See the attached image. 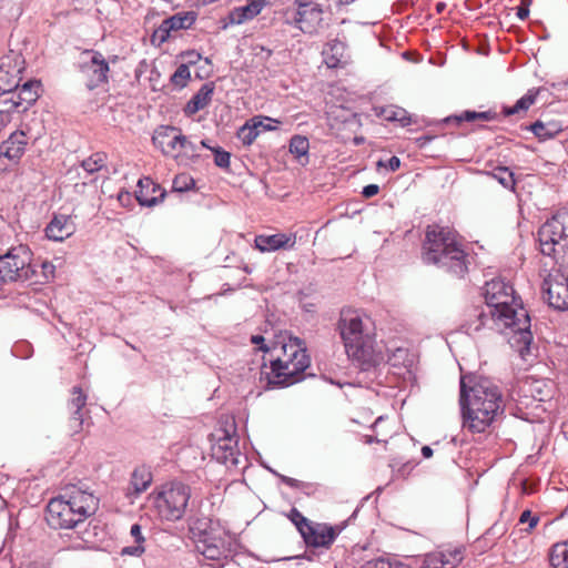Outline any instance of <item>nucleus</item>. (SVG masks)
<instances>
[{"label": "nucleus", "instance_id": "1", "mask_svg": "<svg viewBox=\"0 0 568 568\" xmlns=\"http://www.w3.org/2000/svg\"><path fill=\"white\" fill-rule=\"evenodd\" d=\"M484 296L486 310H471L470 316H474L475 321L465 324L466 332L475 333L486 326L511 328L515 342L521 345L518 352L525 359L532 342L530 317L520 298L515 295L513 286L503 278H493L486 283Z\"/></svg>", "mask_w": 568, "mask_h": 568}, {"label": "nucleus", "instance_id": "2", "mask_svg": "<svg viewBox=\"0 0 568 568\" xmlns=\"http://www.w3.org/2000/svg\"><path fill=\"white\" fill-rule=\"evenodd\" d=\"M460 377L459 405L463 426L471 433H484L504 413V398L498 385L488 378H478L468 386Z\"/></svg>", "mask_w": 568, "mask_h": 568}, {"label": "nucleus", "instance_id": "3", "mask_svg": "<svg viewBox=\"0 0 568 568\" xmlns=\"http://www.w3.org/2000/svg\"><path fill=\"white\" fill-rule=\"evenodd\" d=\"M99 498L83 483L70 485L50 499L45 507V521L52 529H74L94 515Z\"/></svg>", "mask_w": 568, "mask_h": 568}, {"label": "nucleus", "instance_id": "4", "mask_svg": "<svg viewBox=\"0 0 568 568\" xmlns=\"http://www.w3.org/2000/svg\"><path fill=\"white\" fill-rule=\"evenodd\" d=\"M422 261L462 278L468 272L467 253L458 241L457 233L437 224L428 225L422 245Z\"/></svg>", "mask_w": 568, "mask_h": 568}, {"label": "nucleus", "instance_id": "5", "mask_svg": "<svg viewBox=\"0 0 568 568\" xmlns=\"http://www.w3.org/2000/svg\"><path fill=\"white\" fill-rule=\"evenodd\" d=\"M283 357L270 361V372L266 373L270 388H284L305 379L306 369L311 366L305 342L300 337H288L282 343Z\"/></svg>", "mask_w": 568, "mask_h": 568}, {"label": "nucleus", "instance_id": "6", "mask_svg": "<svg viewBox=\"0 0 568 568\" xmlns=\"http://www.w3.org/2000/svg\"><path fill=\"white\" fill-rule=\"evenodd\" d=\"M376 326L367 314L357 313V369L376 375L379 365L385 362V344L376 341Z\"/></svg>", "mask_w": 568, "mask_h": 568}, {"label": "nucleus", "instance_id": "7", "mask_svg": "<svg viewBox=\"0 0 568 568\" xmlns=\"http://www.w3.org/2000/svg\"><path fill=\"white\" fill-rule=\"evenodd\" d=\"M151 498L162 519L176 521L182 519L186 511L191 498V487L181 481H172L155 489L151 494Z\"/></svg>", "mask_w": 568, "mask_h": 568}, {"label": "nucleus", "instance_id": "8", "mask_svg": "<svg viewBox=\"0 0 568 568\" xmlns=\"http://www.w3.org/2000/svg\"><path fill=\"white\" fill-rule=\"evenodd\" d=\"M31 251L19 245L0 256V284L27 282L38 275V264L32 263Z\"/></svg>", "mask_w": 568, "mask_h": 568}, {"label": "nucleus", "instance_id": "9", "mask_svg": "<svg viewBox=\"0 0 568 568\" xmlns=\"http://www.w3.org/2000/svg\"><path fill=\"white\" fill-rule=\"evenodd\" d=\"M109 60L98 50H84L77 63L85 88L93 91L109 83L110 65Z\"/></svg>", "mask_w": 568, "mask_h": 568}, {"label": "nucleus", "instance_id": "10", "mask_svg": "<svg viewBox=\"0 0 568 568\" xmlns=\"http://www.w3.org/2000/svg\"><path fill=\"white\" fill-rule=\"evenodd\" d=\"M539 250L542 255L568 263V246L564 229L559 224L557 213L548 219L538 230Z\"/></svg>", "mask_w": 568, "mask_h": 568}, {"label": "nucleus", "instance_id": "11", "mask_svg": "<svg viewBox=\"0 0 568 568\" xmlns=\"http://www.w3.org/2000/svg\"><path fill=\"white\" fill-rule=\"evenodd\" d=\"M223 435L211 446L212 457L226 466H237L240 460V450L237 447V437L235 434L223 429ZM235 433V428L233 429Z\"/></svg>", "mask_w": 568, "mask_h": 568}, {"label": "nucleus", "instance_id": "12", "mask_svg": "<svg viewBox=\"0 0 568 568\" xmlns=\"http://www.w3.org/2000/svg\"><path fill=\"white\" fill-rule=\"evenodd\" d=\"M335 332L338 334L347 357L355 358V308L345 306L339 312L338 321L335 325Z\"/></svg>", "mask_w": 568, "mask_h": 568}, {"label": "nucleus", "instance_id": "13", "mask_svg": "<svg viewBox=\"0 0 568 568\" xmlns=\"http://www.w3.org/2000/svg\"><path fill=\"white\" fill-rule=\"evenodd\" d=\"M361 419L357 418V425L365 426L371 433L359 434L357 432V436H359V440L364 444H383L384 448H386L388 437H390L389 432H384L382 425L385 422L384 416H378L373 419V413L371 409L362 408L359 412Z\"/></svg>", "mask_w": 568, "mask_h": 568}, {"label": "nucleus", "instance_id": "14", "mask_svg": "<svg viewBox=\"0 0 568 568\" xmlns=\"http://www.w3.org/2000/svg\"><path fill=\"white\" fill-rule=\"evenodd\" d=\"M230 546L231 544L219 531L195 542V549L199 554L207 560L217 562L229 558L231 554Z\"/></svg>", "mask_w": 568, "mask_h": 568}, {"label": "nucleus", "instance_id": "15", "mask_svg": "<svg viewBox=\"0 0 568 568\" xmlns=\"http://www.w3.org/2000/svg\"><path fill=\"white\" fill-rule=\"evenodd\" d=\"M230 546L231 544L219 531L195 542V549L199 554L207 560L217 562L229 558L231 554Z\"/></svg>", "mask_w": 568, "mask_h": 568}, {"label": "nucleus", "instance_id": "16", "mask_svg": "<svg viewBox=\"0 0 568 568\" xmlns=\"http://www.w3.org/2000/svg\"><path fill=\"white\" fill-rule=\"evenodd\" d=\"M19 91L11 93L6 103L11 105L17 112H26L32 106L40 97L41 82L38 80H29L18 89Z\"/></svg>", "mask_w": 568, "mask_h": 568}, {"label": "nucleus", "instance_id": "17", "mask_svg": "<svg viewBox=\"0 0 568 568\" xmlns=\"http://www.w3.org/2000/svg\"><path fill=\"white\" fill-rule=\"evenodd\" d=\"M323 10L313 2L298 3L294 17L295 26L304 33L313 34L323 21Z\"/></svg>", "mask_w": 568, "mask_h": 568}, {"label": "nucleus", "instance_id": "18", "mask_svg": "<svg viewBox=\"0 0 568 568\" xmlns=\"http://www.w3.org/2000/svg\"><path fill=\"white\" fill-rule=\"evenodd\" d=\"M182 139L181 129L173 125H160L152 135V142L164 155H174Z\"/></svg>", "mask_w": 568, "mask_h": 568}, {"label": "nucleus", "instance_id": "19", "mask_svg": "<svg viewBox=\"0 0 568 568\" xmlns=\"http://www.w3.org/2000/svg\"><path fill=\"white\" fill-rule=\"evenodd\" d=\"M301 536L307 546L328 548L335 540L337 532L332 526L312 523L302 530Z\"/></svg>", "mask_w": 568, "mask_h": 568}, {"label": "nucleus", "instance_id": "20", "mask_svg": "<svg viewBox=\"0 0 568 568\" xmlns=\"http://www.w3.org/2000/svg\"><path fill=\"white\" fill-rule=\"evenodd\" d=\"M464 559V548L434 551L424 556L419 568H456Z\"/></svg>", "mask_w": 568, "mask_h": 568}, {"label": "nucleus", "instance_id": "21", "mask_svg": "<svg viewBox=\"0 0 568 568\" xmlns=\"http://www.w3.org/2000/svg\"><path fill=\"white\" fill-rule=\"evenodd\" d=\"M568 124L559 119H538L525 129L530 131L539 142H546L560 134Z\"/></svg>", "mask_w": 568, "mask_h": 568}, {"label": "nucleus", "instance_id": "22", "mask_svg": "<svg viewBox=\"0 0 568 568\" xmlns=\"http://www.w3.org/2000/svg\"><path fill=\"white\" fill-rule=\"evenodd\" d=\"M27 135L23 131H14L0 145V159L6 158L13 164H18L24 154Z\"/></svg>", "mask_w": 568, "mask_h": 568}, {"label": "nucleus", "instance_id": "23", "mask_svg": "<svg viewBox=\"0 0 568 568\" xmlns=\"http://www.w3.org/2000/svg\"><path fill=\"white\" fill-rule=\"evenodd\" d=\"M153 481V474L150 466H136L130 476L125 496L136 498L149 489Z\"/></svg>", "mask_w": 568, "mask_h": 568}, {"label": "nucleus", "instance_id": "24", "mask_svg": "<svg viewBox=\"0 0 568 568\" xmlns=\"http://www.w3.org/2000/svg\"><path fill=\"white\" fill-rule=\"evenodd\" d=\"M544 291L549 306L559 310H568V285L564 282L549 278L544 283Z\"/></svg>", "mask_w": 568, "mask_h": 568}, {"label": "nucleus", "instance_id": "25", "mask_svg": "<svg viewBox=\"0 0 568 568\" xmlns=\"http://www.w3.org/2000/svg\"><path fill=\"white\" fill-rule=\"evenodd\" d=\"M255 248L261 252H274L281 248L291 250L296 241L295 235H286L285 233H276L272 235L260 234L254 240Z\"/></svg>", "mask_w": 568, "mask_h": 568}, {"label": "nucleus", "instance_id": "26", "mask_svg": "<svg viewBox=\"0 0 568 568\" xmlns=\"http://www.w3.org/2000/svg\"><path fill=\"white\" fill-rule=\"evenodd\" d=\"M139 190L136 193V200L140 205L152 207L163 201L166 192L161 190L160 185L152 182L151 179H140L138 182Z\"/></svg>", "mask_w": 568, "mask_h": 568}, {"label": "nucleus", "instance_id": "27", "mask_svg": "<svg viewBox=\"0 0 568 568\" xmlns=\"http://www.w3.org/2000/svg\"><path fill=\"white\" fill-rule=\"evenodd\" d=\"M75 226L70 215L58 214L45 227L49 240L62 242L74 233Z\"/></svg>", "mask_w": 568, "mask_h": 568}, {"label": "nucleus", "instance_id": "28", "mask_svg": "<svg viewBox=\"0 0 568 568\" xmlns=\"http://www.w3.org/2000/svg\"><path fill=\"white\" fill-rule=\"evenodd\" d=\"M214 90V82L203 83L199 91L187 101V103L183 108L184 114L186 116H192L199 111L206 108L212 101Z\"/></svg>", "mask_w": 568, "mask_h": 568}, {"label": "nucleus", "instance_id": "29", "mask_svg": "<svg viewBox=\"0 0 568 568\" xmlns=\"http://www.w3.org/2000/svg\"><path fill=\"white\" fill-rule=\"evenodd\" d=\"M498 118H499V114L493 110H487V111H483V112L466 110V111L462 112L460 114H454V115L447 116L444 120V122L446 124L459 125L463 122H473L476 120L494 121V120H497Z\"/></svg>", "mask_w": 568, "mask_h": 568}, {"label": "nucleus", "instance_id": "30", "mask_svg": "<svg viewBox=\"0 0 568 568\" xmlns=\"http://www.w3.org/2000/svg\"><path fill=\"white\" fill-rule=\"evenodd\" d=\"M539 90L530 89L524 94L517 102L511 105H504L501 109V115L505 118L511 115H521L525 114L529 108L536 102Z\"/></svg>", "mask_w": 568, "mask_h": 568}, {"label": "nucleus", "instance_id": "31", "mask_svg": "<svg viewBox=\"0 0 568 568\" xmlns=\"http://www.w3.org/2000/svg\"><path fill=\"white\" fill-rule=\"evenodd\" d=\"M375 114L389 122H398L402 126L410 124L408 112L397 105L375 106Z\"/></svg>", "mask_w": 568, "mask_h": 568}, {"label": "nucleus", "instance_id": "32", "mask_svg": "<svg viewBox=\"0 0 568 568\" xmlns=\"http://www.w3.org/2000/svg\"><path fill=\"white\" fill-rule=\"evenodd\" d=\"M267 3L266 0H251L246 6L236 8L232 13L233 22L240 24L256 17Z\"/></svg>", "mask_w": 568, "mask_h": 568}, {"label": "nucleus", "instance_id": "33", "mask_svg": "<svg viewBox=\"0 0 568 568\" xmlns=\"http://www.w3.org/2000/svg\"><path fill=\"white\" fill-rule=\"evenodd\" d=\"M189 530L194 540V544L200 539H205L217 530L212 528V521L207 517H200L191 519Z\"/></svg>", "mask_w": 568, "mask_h": 568}, {"label": "nucleus", "instance_id": "34", "mask_svg": "<svg viewBox=\"0 0 568 568\" xmlns=\"http://www.w3.org/2000/svg\"><path fill=\"white\" fill-rule=\"evenodd\" d=\"M197 14L194 11L178 12L170 18L164 19L165 26L171 31L190 29L196 21Z\"/></svg>", "mask_w": 568, "mask_h": 568}, {"label": "nucleus", "instance_id": "35", "mask_svg": "<svg viewBox=\"0 0 568 568\" xmlns=\"http://www.w3.org/2000/svg\"><path fill=\"white\" fill-rule=\"evenodd\" d=\"M0 70L8 71L11 75L14 73V77L21 78V73L24 70V60L22 55L18 52L10 51L9 54H6L0 59Z\"/></svg>", "mask_w": 568, "mask_h": 568}, {"label": "nucleus", "instance_id": "36", "mask_svg": "<svg viewBox=\"0 0 568 568\" xmlns=\"http://www.w3.org/2000/svg\"><path fill=\"white\" fill-rule=\"evenodd\" d=\"M549 562L552 568H568V539L551 547Z\"/></svg>", "mask_w": 568, "mask_h": 568}, {"label": "nucleus", "instance_id": "37", "mask_svg": "<svg viewBox=\"0 0 568 568\" xmlns=\"http://www.w3.org/2000/svg\"><path fill=\"white\" fill-rule=\"evenodd\" d=\"M251 122L252 124L245 123L241 126L237 133L239 139H241L245 145H251L261 133L260 125H262L263 121H256V118H253Z\"/></svg>", "mask_w": 568, "mask_h": 568}, {"label": "nucleus", "instance_id": "38", "mask_svg": "<svg viewBox=\"0 0 568 568\" xmlns=\"http://www.w3.org/2000/svg\"><path fill=\"white\" fill-rule=\"evenodd\" d=\"M489 175L497 180L505 189L511 191L515 190V175L507 166H497L489 173Z\"/></svg>", "mask_w": 568, "mask_h": 568}, {"label": "nucleus", "instance_id": "39", "mask_svg": "<svg viewBox=\"0 0 568 568\" xmlns=\"http://www.w3.org/2000/svg\"><path fill=\"white\" fill-rule=\"evenodd\" d=\"M22 78L14 77L8 73V71L0 70V95L11 94L17 91L20 87Z\"/></svg>", "mask_w": 568, "mask_h": 568}, {"label": "nucleus", "instance_id": "40", "mask_svg": "<svg viewBox=\"0 0 568 568\" xmlns=\"http://www.w3.org/2000/svg\"><path fill=\"white\" fill-rule=\"evenodd\" d=\"M108 155L104 152H95L81 162V166L88 173L100 171L106 162Z\"/></svg>", "mask_w": 568, "mask_h": 568}, {"label": "nucleus", "instance_id": "41", "mask_svg": "<svg viewBox=\"0 0 568 568\" xmlns=\"http://www.w3.org/2000/svg\"><path fill=\"white\" fill-rule=\"evenodd\" d=\"M280 478L284 485L294 489H298L308 496L314 495L318 489V486L312 483L302 481L284 475H281Z\"/></svg>", "mask_w": 568, "mask_h": 568}, {"label": "nucleus", "instance_id": "42", "mask_svg": "<svg viewBox=\"0 0 568 568\" xmlns=\"http://www.w3.org/2000/svg\"><path fill=\"white\" fill-rule=\"evenodd\" d=\"M70 417L68 420V429L71 436L78 435L83 430V409L68 408Z\"/></svg>", "mask_w": 568, "mask_h": 568}, {"label": "nucleus", "instance_id": "43", "mask_svg": "<svg viewBox=\"0 0 568 568\" xmlns=\"http://www.w3.org/2000/svg\"><path fill=\"white\" fill-rule=\"evenodd\" d=\"M195 186L194 179L186 173L178 174L172 183V191L183 193L187 192Z\"/></svg>", "mask_w": 568, "mask_h": 568}, {"label": "nucleus", "instance_id": "44", "mask_svg": "<svg viewBox=\"0 0 568 568\" xmlns=\"http://www.w3.org/2000/svg\"><path fill=\"white\" fill-rule=\"evenodd\" d=\"M310 142L305 136L294 135L290 141V152L298 158L307 154Z\"/></svg>", "mask_w": 568, "mask_h": 568}, {"label": "nucleus", "instance_id": "45", "mask_svg": "<svg viewBox=\"0 0 568 568\" xmlns=\"http://www.w3.org/2000/svg\"><path fill=\"white\" fill-rule=\"evenodd\" d=\"M88 395L80 386H73L71 398L68 400V408L83 409L87 405Z\"/></svg>", "mask_w": 568, "mask_h": 568}, {"label": "nucleus", "instance_id": "46", "mask_svg": "<svg viewBox=\"0 0 568 568\" xmlns=\"http://www.w3.org/2000/svg\"><path fill=\"white\" fill-rule=\"evenodd\" d=\"M190 78H191V73L189 70V65L182 63L178 67L175 72L171 75V82L179 88H184L187 85V81L190 80Z\"/></svg>", "mask_w": 568, "mask_h": 568}, {"label": "nucleus", "instance_id": "47", "mask_svg": "<svg viewBox=\"0 0 568 568\" xmlns=\"http://www.w3.org/2000/svg\"><path fill=\"white\" fill-rule=\"evenodd\" d=\"M214 153V163L216 166L221 169H227L230 166L231 154L227 151H224L221 146H215L212 149Z\"/></svg>", "mask_w": 568, "mask_h": 568}, {"label": "nucleus", "instance_id": "48", "mask_svg": "<svg viewBox=\"0 0 568 568\" xmlns=\"http://www.w3.org/2000/svg\"><path fill=\"white\" fill-rule=\"evenodd\" d=\"M291 521L296 526L297 530L301 532L304 528L311 524V521L304 517L296 508H292L288 515Z\"/></svg>", "mask_w": 568, "mask_h": 568}, {"label": "nucleus", "instance_id": "49", "mask_svg": "<svg viewBox=\"0 0 568 568\" xmlns=\"http://www.w3.org/2000/svg\"><path fill=\"white\" fill-rule=\"evenodd\" d=\"M170 33L171 29L168 28V24L165 26V21L163 20L159 28L154 30L152 34V42L154 43L155 41H158L160 45L169 39Z\"/></svg>", "mask_w": 568, "mask_h": 568}, {"label": "nucleus", "instance_id": "50", "mask_svg": "<svg viewBox=\"0 0 568 568\" xmlns=\"http://www.w3.org/2000/svg\"><path fill=\"white\" fill-rule=\"evenodd\" d=\"M178 150H184L185 153L192 158L199 156V154H197L199 146L195 143H193L192 141H190L189 138L183 134H182V139H181Z\"/></svg>", "mask_w": 568, "mask_h": 568}, {"label": "nucleus", "instance_id": "51", "mask_svg": "<svg viewBox=\"0 0 568 568\" xmlns=\"http://www.w3.org/2000/svg\"><path fill=\"white\" fill-rule=\"evenodd\" d=\"M251 343L258 345V351L263 353H268L276 348V345L280 344V342H275L272 345H268L265 343V338L263 335H252L251 336Z\"/></svg>", "mask_w": 568, "mask_h": 568}, {"label": "nucleus", "instance_id": "52", "mask_svg": "<svg viewBox=\"0 0 568 568\" xmlns=\"http://www.w3.org/2000/svg\"><path fill=\"white\" fill-rule=\"evenodd\" d=\"M40 268L43 282H49L54 278L55 266L51 262H41Z\"/></svg>", "mask_w": 568, "mask_h": 568}, {"label": "nucleus", "instance_id": "53", "mask_svg": "<svg viewBox=\"0 0 568 568\" xmlns=\"http://www.w3.org/2000/svg\"><path fill=\"white\" fill-rule=\"evenodd\" d=\"M145 551V548L141 544H135L132 546H126L121 549L122 556H132V557H140Z\"/></svg>", "mask_w": 568, "mask_h": 568}, {"label": "nucleus", "instance_id": "54", "mask_svg": "<svg viewBox=\"0 0 568 568\" xmlns=\"http://www.w3.org/2000/svg\"><path fill=\"white\" fill-rule=\"evenodd\" d=\"M539 521V518L537 516H532L530 510H525L521 513L519 523L525 524L528 523V528L525 529L527 532H529Z\"/></svg>", "mask_w": 568, "mask_h": 568}, {"label": "nucleus", "instance_id": "55", "mask_svg": "<svg viewBox=\"0 0 568 568\" xmlns=\"http://www.w3.org/2000/svg\"><path fill=\"white\" fill-rule=\"evenodd\" d=\"M361 568H394L389 560L377 558L366 561Z\"/></svg>", "mask_w": 568, "mask_h": 568}, {"label": "nucleus", "instance_id": "56", "mask_svg": "<svg viewBox=\"0 0 568 568\" xmlns=\"http://www.w3.org/2000/svg\"><path fill=\"white\" fill-rule=\"evenodd\" d=\"M130 535L134 539L135 544L143 545L145 541V538L142 535V528L139 524H133L130 529Z\"/></svg>", "mask_w": 568, "mask_h": 568}, {"label": "nucleus", "instance_id": "57", "mask_svg": "<svg viewBox=\"0 0 568 568\" xmlns=\"http://www.w3.org/2000/svg\"><path fill=\"white\" fill-rule=\"evenodd\" d=\"M181 55L186 60L185 64L187 65L197 63L202 58L201 54L195 50L185 51Z\"/></svg>", "mask_w": 568, "mask_h": 568}, {"label": "nucleus", "instance_id": "58", "mask_svg": "<svg viewBox=\"0 0 568 568\" xmlns=\"http://www.w3.org/2000/svg\"><path fill=\"white\" fill-rule=\"evenodd\" d=\"M377 164H378L379 166H381V165H385L389 171L395 172V171H396V170H398V169H399V166H400V160H399V158H398V156L393 155V156H390V158L388 159V161H387L385 164H383V162H382V161H378V163H377Z\"/></svg>", "mask_w": 568, "mask_h": 568}, {"label": "nucleus", "instance_id": "59", "mask_svg": "<svg viewBox=\"0 0 568 568\" xmlns=\"http://www.w3.org/2000/svg\"><path fill=\"white\" fill-rule=\"evenodd\" d=\"M261 121H263L262 125H260L261 133L266 131H272L276 129V125L273 123H280V121L274 120L272 118L265 116Z\"/></svg>", "mask_w": 568, "mask_h": 568}, {"label": "nucleus", "instance_id": "60", "mask_svg": "<svg viewBox=\"0 0 568 568\" xmlns=\"http://www.w3.org/2000/svg\"><path fill=\"white\" fill-rule=\"evenodd\" d=\"M379 192V186L377 184H368L363 187L362 195L366 199L375 196Z\"/></svg>", "mask_w": 568, "mask_h": 568}, {"label": "nucleus", "instance_id": "61", "mask_svg": "<svg viewBox=\"0 0 568 568\" xmlns=\"http://www.w3.org/2000/svg\"><path fill=\"white\" fill-rule=\"evenodd\" d=\"M396 466L397 464L395 463H392L390 464V467L393 468L394 471H398L400 473V475H405L406 473L410 471L413 469V465L410 463H405L403 464L399 468L396 469Z\"/></svg>", "mask_w": 568, "mask_h": 568}, {"label": "nucleus", "instance_id": "62", "mask_svg": "<svg viewBox=\"0 0 568 568\" xmlns=\"http://www.w3.org/2000/svg\"><path fill=\"white\" fill-rule=\"evenodd\" d=\"M516 14L520 20H525L529 17V8L520 3V6L517 8Z\"/></svg>", "mask_w": 568, "mask_h": 568}, {"label": "nucleus", "instance_id": "63", "mask_svg": "<svg viewBox=\"0 0 568 568\" xmlns=\"http://www.w3.org/2000/svg\"><path fill=\"white\" fill-rule=\"evenodd\" d=\"M336 119H341V120H342V122H348V121H351V120L355 119V112H353V111H351V110H349V111L347 112V115H339V114H336Z\"/></svg>", "mask_w": 568, "mask_h": 568}, {"label": "nucleus", "instance_id": "64", "mask_svg": "<svg viewBox=\"0 0 568 568\" xmlns=\"http://www.w3.org/2000/svg\"><path fill=\"white\" fill-rule=\"evenodd\" d=\"M422 455L425 458H430L433 456V449L429 446L422 447Z\"/></svg>", "mask_w": 568, "mask_h": 568}]
</instances>
